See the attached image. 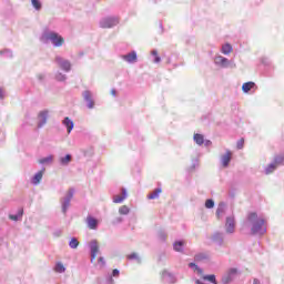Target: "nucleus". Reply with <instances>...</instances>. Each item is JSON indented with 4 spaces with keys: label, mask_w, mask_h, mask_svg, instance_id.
Masks as SVG:
<instances>
[{
    "label": "nucleus",
    "mask_w": 284,
    "mask_h": 284,
    "mask_svg": "<svg viewBox=\"0 0 284 284\" xmlns=\"http://www.w3.org/2000/svg\"><path fill=\"white\" fill-rule=\"evenodd\" d=\"M203 278L204 281H210V283L217 284L215 275H205Z\"/></svg>",
    "instance_id": "obj_38"
},
{
    "label": "nucleus",
    "mask_w": 284,
    "mask_h": 284,
    "mask_svg": "<svg viewBox=\"0 0 284 284\" xmlns=\"http://www.w3.org/2000/svg\"><path fill=\"white\" fill-rule=\"evenodd\" d=\"M225 239V235L223 233H214L212 236V241L213 243H215V245H223V241Z\"/></svg>",
    "instance_id": "obj_19"
},
{
    "label": "nucleus",
    "mask_w": 284,
    "mask_h": 284,
    "mask_svg": "<svg viewBox=\"0 0 284 284\" xmlns=\"http://www.w3.org/2000/svg\"><path fill=\"white\" fill-rule=\"evenodd\" d=\"M3 91L0 89V99H3Z\"/></svg>",
    "instance_id": "obj_51"
},
{
    "label": "nucleus",
    "mask_w": 284,
    "mask_h": 284,
    "mask_svg": "<svg viewBox=\"0 0 284 284\" xmlns=\"http://www.w3.org/2000/svg\"><path fill=\"white\" fill-rule=\"evenodd\" d=\"M111 94H112V97H116V90L113 89V90L111 91Z\"/></svg>",
    "instance_id": "obj_50"
},
{
    "label": "nucleus",
    "mask_w": 284,
    "mask_h": 284,
    "mask_svg": "<svg viewBox=\"0 0 284 284\" xmlns=\"http://www.w3.org/2000/svg\"><path fill=\"white\" fill-rule=\"evenodd\" d=\"M0 54L2 57H4L6 59H12V52L10 51V49H6V50L0 51Z\"/></svg>",
    "instance_id": "obj_35"
},
{
    "label": "nucleus",
    "mask_w": 284,
    "mask_h": 284,
    "mask_svg": "<svg viewBox=\"0 0 284 284\" xmlns=\"http://www.w3.org/2000/svg\"><path fill=\"white\" fill-rule=\"evenodd\" d=\"M120 272L119 270L114 268L112 272V276H119Z\"/></svg>",
    "instance_id": "obj_45"
},
{
    "label": "nucleus",
    "mask_w": 284,
    "mask_h": 284,
    "mask_svg": "<svg viewBox=\"0 0 284 284\" xmlns=\"http://www.w3.org/2000/svg\"><path fill=\"white\" fill-rule=\"evenodd\" d=\"M59 163L63 168H67V165H70V163H72V155L71 154H67L64 156H60L59 158Z\"/></svg>",
    "instance_id": "obj_20"
},
{
    "label": "nucleus",
    "mask_w": 284,
    "mask_h": 284,
    "mask_svg": "<svg viewBox=\"0 0 284 284\" xmlns=\"http://www.w3.org/2000/svg\"><path fill=\"white\" fill-rule=\"evenodd\" d=\"M119 214H122L123 216H128V214H130V207H128V205H122L119 209Z\"/></svg>",
    "instance_id": "obj_32"
},
{
    "label": "nucleus",
    "mask_w": 284,
    "mask_h": 284,
    "mask_svg": "<svg viewBox=\"0 0 284 284\" xmlns=\"http://www.w3.org/2000/svg\"><path fill=\"white\" fill-rule=\"evenodd\" d=\"M189 267H191V270H194L195 272H197V274H203V268L199 267V265H196L194 262H191L189 264Z\"/></svg>",
    "instance_id": "obj_34"
},
{
    "label": "nucleus",
    "mask_w": 284,
    "mask_h": 284,
    "mask_svg": "<svg viewBox=\"0 0 284 284\" xmlns=\"http://www.w3.org/2000/svg\"><path fill=\"white\" fill-rule=\"evenodd\" d=\"M44 172H45V169H42L41 171L34 174V176L31 180L32 185H39V183H41Z\"/></svg>",
    "instance_id": "obj_18"
},
{
    "label": "nucleus",
    "mask_w": 284,
    "mask_h": 284,
    "mask_svg": "<svg viewBox=\"0 0 284 284\" xmlns=\"http://www.w3.org/2000/svg\"><path fill=\"white\" fill-rule=\"evenodd\" d=\"M121 59H123V61L126 63H136L139 58L136 55V51H131L128 54L121 55Z\"/></svg>",
    "instance_id": "obj_12"
},
{
    "label": "nucleus",
    "mask_w": 284,
    "mask_h": 284,
    "mask_svg": "<svg viewBox=\"0 0 284 284\" xmlns=\"http://www.w3.org/2000/svg\"><path fill=\"white\" fill-rule=\"evenodd\" d=\"M215 65H219L220 68H236V64L232 63L227 60V58L223 55H216L214 58Z\"/></svg>",
    "instance_id": "obj_5"
},
{
    "label": "nucleus",
    "mask_w": 284,
    "mask_h": 284,
    "mask_svg": "<svg viewBox=\"0 0 284 284\" xmlns=\"http://www.w3.org/2000/svg\"><path fill=\"white\" fill-rule=\"evenodd\" d=\"M185 245L184 241H176L173 243V250L174 252H183V247Z\"/></svg>",
    "instance_id": "obj_25"
},
{
    "label": "nucleus",
    "mask_w": 284,
    "mask_h": 284,
    "mask_svg": "<svg viewBox=\"0 0 284 284\" xmlns=\"http://www.w3.org/2000/svg\"><path fill=\"white\" fill-rule=\"evenodd\" d=\"M120 19L119 17H105L102 18L99 22L100 28L103 29H110V28H115V26H119Z\"/></svg>",
    "instance_id": "obj_4"
},
{
    "label": "nucleus",
    "mask_w": 284,
    "mask_h": 284,
    "mask_svg": "<svg viewBox=\"0 0 284 284\" xmlns=\"http://www.w3.org/2000/svg\"><path fill=\"white\" fill-rule=\"evenodd\" d=\"M225 203L224 202H221L217 206V210H216V216L217 219H223V215L225 214Z\"/></svg>",
    "instance_id": "obj_23"
},
{
    "label": "nucleus",
    "mask_w": 284,
    "mask_h": 284,
    "mask_svg": "<svg viewBox=\"0 0 284 284\" xmlns=\"http://www.w3.org/2000/svg\"><path fill=\"white\" fill-rule=\"evenodd\" d=\"M83 99L87 103V108H89V110H92L94 108V100H92V92L90 91H84L82 93Z\"/></svg>",
    "instance_id": "obj_11"
},
{
    "label": "nucleus",
    "mask_w": 284,
    "mask_h": 284,
    "mask_svg": "<svg viewBox=\"0 0 284 284\" xmlns=\"http://www.w3.org/2000/svg\"><path fill=\"white\" fill-rule=\"evenodd\" d=\"M161 192H163V190H161V187H158L151 194L148 195V199L150 201H152L154 199H159V196L161 195Z\"/></svg>",
    "instance_id": "obj_28"
},
{
    "label": "nucleus",
    "mask_w": 284,
    "mask_h": 284,
    "mask_svg": "<svg viewBox=\"0 0 284 284\" xmlns=\"http://www.w3.org/2000/svg\"><path fill=\"white\" fill-rule=\"evenodd\" d=\"M61 232L57 233V236H60Z\"/></svg>",
    "instance_id": "obj_53"
},
{
    "label": "nucleus",
    "mask_w": 284,
    "mask_h": 284,
    "mask_svg": "<svg viewBox=\"0 0 284 284\" xmlns=\"http://www.w3.org/2000/svg\"><path fill=\"white\" fill-rule=\"evenodd\" d=\"M38 79H39V81H43L44 75H43V74H40V75H38Z\"/></svg>",
    "instance_id": "obj_49"
},
{
    "label": "nucleus",
    "mask_w": 284,
    "mask_h": 284,
    "mask_svg": "<svg viewBox=\"0 0 284 284\" xmlns=\"http://www.w3.org/2000/svg\"><path fill=\"white\" fill-rule=\"evenodd\" d=\"M55 79H57V81H65V79H68V77L63 73H57Z\"/></svg>",
    "instance_id": "obj_41"
},
{
    "label": "nucleus",
    "mask_w": 284,
    "mask_h": 284,
    "mask_svg": "<svg viewBox=\"0 0 284 284\" xmlns=\"http://www.w3.org/2000/svg\"><path fill=\"white\" fill-rule=\"evenodd\" d=\"M74 199V189H69L64 196L60 199L62 214H68V210H70V203Z\"/></svg>",
    "instance_id": "obj_3"
},
{
    "label": "nucleus",
    "mask_w": 284,
    "mask_h": 284,
    "mask_svg": "<svg viewBox=\"0 0 284 284\" xmlns=\"http://www.w3.org/2000/svg\"><path fill=\"white\" fill-rule=\"evenodd\" d=\"M204 145H205L206 148H209V145H212V141L205 140V141H204Z\"/></svg>",
    "instance_id": "obj_46"
},
{
    "label": "nucleus",
    "mask_w": 284,
    "mask_h": 284,
    "mask_svg": "<svg viewBox=\"0 0 284 284\" xmlns=\"http://www.w3.org/2000/svg\"><path fill=\"white\" fill-rule=\"evenodd\" d=\"M246 227H251L253 236H263L267 232V221L256 212H251L246 216Z\"/></svg>",
    "instance_id": "obj_1"
},
{
    "label": "nucleus",
    "mask_w": 284,
    "mask_h": 284,
    "mask_svg": "<svg viewBox=\"0 0 284 284\" xmlns=\"http://www.w3.org/2000/svg\"><path fill=\"white\" fill-rule=\"evenodd\" d=\"M243 145H245V140L241 139L237 141V150H243Z\"/></svg>",
    "instance_id": "obj_43"
},
{
    "label": "nucleus",
    "mask_w": 284,
    "mask_h": 284,
    "mask_svg": "<svg viewBox=\"0 0 284 284\" xmlns=\"http://www.w3.org/2000/svg\"><path fill=\"white\" fill-rule=\"evenodd\" d=\"M121 192H122V195H115L113 197V203H123V201L128 199V190L122 189Z\"/></svg>",
    "instance_id": "obj_21"
},
{
    "label": "nucleus",
    "mask_w": 284,
    "mask_h": 284,
    "mask_svg": "<svg viewBox=\"0 0 284 284\" xmlns=\"http://www.w3.org/2000/svg\"><path fill=\"white\" fill-rule=\"evenodd\" d=\"M55 63L63 70L64 72H70L72 70V63H70V60L63 59L60 55L55 57Z\"/></svg>",
    "instance_id": "obj_6"
},
{
    "label": "nucleus",
    "mask_w": 284,
    "mask_h": 284,
    "mask_svg": "<svg viewBox=\"0 0 284 284\" xmlns=\"http://www.w3.org/2000/svg\"><path fill=\"white\" fill-rule=\"evenodd\" d=\"M193 140L197 145H203V143H205V138L203 136V134L195 133L193 135Z\"/></svg>",
    "instance_id": "obj_26"
},
{
    "label": "nucleus",
    "mask_w": 284,
    "mask_h": 284,
    "mask_svg": "<svg viewBox=\"0 0 284 284\" xmlns=\"http://www.w3.org/2000/svg\"><path fill=\"white\" fill-rule=\"evenodd\" d=\"M152 57H154L153 63H159L161 61V57H159V51L156 49L151 51Z\"/></svg>",
    "instance_id": "obj_36"
},
{
    "label": "nucleus",
    "mask_w": 284,
    "mask_h": 284,
    "mask_svg": "<svg viewBox=\"0 0 284 284\" xmlns=\"http://www.w3.org/2000/svg\"><path fill=\"white\" fill-rule=\"evenodd\" d=\"M225 232L226 234H234V232H236V220L234 219V215L226 217Z\"/></svg>",
    "instance_id": "obj_7"
},
{
    "label": "nucleus",
    "mask_w": 284,
    "mask_h": 284,
    "mask_svg": "<svg viewBox=\"0 0 284 284\" xmlns=\"http://www.w3.org/2000/svg\"><path fill=\"white\" fill-rule=\"evenodd\" d=\"M236 268H230L226 274L222 276V283L223 284H230L232 281H234V276H236Z\"/></svg>",
    "instance_id": "obj_10"
},
{
    "label": "nucleus",
    "mask_w": 284,
    "mask_h": 284,
    "mask_svg": "<svg viewBox=\"0 0 284 284\" xmlns=\"http://www.w3.org/2000/svg\"><path fill=\"white\" fill-rule=\"evenodd\" d=\"M31 3L34 8V10H41V1L39 0H31Z\"/></svg>",
    "instance_id": "obj_40"
},
{
    "label": "nucleus",
    "mask_w": 284,
    "mask_h": 284,
    "mask_svg": "<svg viewBox=\"0 0 284 284\" xmlns=\"http://www.w3.org/2000/svg\"><path fill=\"white\" fill-rule=\"evenodd\" d=\"M162 281H165V283H169V284H174L176 283V276H174V274H172L169 271H163Z\"/></svg>",
    "instance_id": "obj_13"
},
{
    "label": "nucleus",
    "mask_w": 284,
    "mask_h": 284,
    "mask_svg": "<svg viewBox=\"0 0 284 284\" xmlns=\"http://www.w3.org/2000/svg\"><path fill=\"white\" fill-rule=\"evenodd\" d=\"M283 162H284L283 155L275 156L274 162L268 164V168L265 169V174H272V172H274V170H276L278 165H282Z\"/></svg>",
    "instance_id": "obj_8"
},
{
    "label": "nucleus",
    "mask_w": 284,
    "mask_h": 284,
    "mask_svg": "<svg viewBox=\"0 0 284 284\" xmlns=\"http://www.w3.org/2000/svg\"><path fill=\"white\" fill-rule=\"evenodd\" d=\"M98 263H100L101 267H105V258L103 256L98 258Z\"/></svg>",
    "instance_id": "obj_44"
},
{
    "label": "nucleus",
    "mask_w": 284,
    "mask_h": 284,
    "mask_svg": "<svg viewBox=\"0 0 284 284\" xmlns=\"http://www.w3.org/2000/svg\"><path fill=\"white\" fill-rule=\"evenodd\" d=\"M69 247H71V250H77V247H79V240H77V237H72L69 242Z\"/></svg>",
    "instance_id": "obj_33"
},
{
    "label": "nucleus",
    "mask_w": 284,
    "mask_h": 284,
    "mask_svg": "<svg viewBox=\"0 0 284 284\" xmlns=\"http://www.w3.org/2000/svg\"><path fill=\"white\" fill-rule=\"evenodd\" d=\"M54 270H55V272H58V274H63V272H65V266H63V263L58 262L55 264Z\"/></svg>",
    "instance_id": "obj_31"
},
{
    "label": "nucleus",
    "mask_w": 284,
    "mask_h": 284,
    "mask_svg": "<svg viewBox=\"0 0 284 284\" xmlns=\"http://www.w3.org/2000/svg\"><path fill=\"white\" fill-rule=\"evenodd\" d=\"M54 161V155H49L39 160L40 165H50Z\"/></svg>",
    "instance_id": "obj_27"
},
{
    "label": "nucleus",
    "mask_w": 284,
    "mask_h": 284,
    "mask_svg": "<svg viewBox=\"0 0 284 284\" xmlns=\"http://www.w3.org/2000/svg\"><path fill=\"white\" fill-rule=\"evenodd\" d=\"M41 41L42 43H52L54 48H61L64 43L63 37L54 31H44L41 36Z\"/></svg>",
    "instance_id": "obj_2"
},
{
    "label": "nucleus",
    "mask_w": 284,
    "mask_h": 284,
    "mask_svg": "<svg viewBox=\"0 0 284 284\" xmlns=\"http://www.w3.org/2000/svg\"><path fill=\"white\" fill-rule=\"evenodd\" d=\"M194 261H196L197 263H201L203 261H210V254L209 253H197L194 256Z\"/></svg>",
    "instance_id": "obj_22"
},
{
    "label": "nucleus",
    "mask_w": 284,
    "mask_h": 284,
    "mask_svg": "<svg viewBox=\"0 0 284 284\" xmlns=\"http://www.w3.org/2000/svg\"><path fill=\"white\" fill-rule=\"evenodd\" d=\"M129 261H136L138 263H141V257H139V254L131 253L128 255Z\"/></svg>",
    "instance_id": "obj_37"
},
{
    "label": "nucleus",
    "mask_w": 284,
    "mask_h": 284,
    "mask_svg": "<svg viewBox=\"0 0 284 284\" xmlns=\"http://www.w3.org/2000/svg\"><path fill=\"white\" fill-rule=\"evenodd\" d=\"M87 225L89 230H97V227H99V220L89 215L87 217Z\"/></svg>",
    "instance_id": "obj_17"
},
{
    "label": "nucleus",
    "mask_w": 284,
    "mask_h": 284,
    "mask_svg": "<svg viewBox=\"0 0 284 284\" xmlns=\"http://www.w3.org/2000/svg\"><path fill=\"white\" fill-rule=\"evenodd\" d=\"M119 223H123V217L118 216V217H115V219L112 221V224H113V225H119Z\"/></svg>",
    "instance_id": "obj_42"
},
{
    "label": "nucleus",
    "mask_w": 284,
    "mask_h": 284,
    "mask_svg": "<svg viewBox=\"0 0 284 284\" xmlns=\"http://www.w3.org/2000/svg\"><path fill=\"white\" fill-rule=\"evenodd\" d=\"M38 128H43L48 123V110L41 111L38 115Z\"/></svg>",
    "instance_id": "obj_14"
},
{
    "label": "nucleus",
    "mask_w": 284,
    "mask_h": 284,
    "mask_svg": "<svg viewBox=\"0 0 284 284\" xmlns=\"http://www.w3.org/2000/svg\"><path fill=\"white\" fill-rule=\"evenodd\" d=\"M253 284H261V281L258 278H254Z\"/></svg>",
    "instance_id": "obj_48"
},
{
    "label": "nucleus",
    "mask_w": 284,
    "mask_h": 284,
    "mask_svg": "<svg viewBox=\"0 0 284 284\" xmlns=\"http://www.w3.org/2000/svg\"><path fill=\"white\" fill-rule=\"evenodd\" d=\"M22 217H23V209H20L18 211V214L16 215H12V214L9 215L10 221H21Z\"/></svg>",
    "instance_id": "obj_29"
},
{
    "label": "nucleus",
    "mask_w": 284,
    "mask_h": 284,
    "mask_svg": "<svg viewBox=\"0 0 284 284\" xmlns=\"http://www.w3.org/2000/svg\"><path fill=\"white\" fill-rule=\"evenodd\" d=\"M108 283H114V278H112V275H109V277L106 278Z\"/></svg>",
    "instance_id": "obj_47"
},
{
    "label": "nucleus",
    "mask_w": 284,
    "mask_h": 284,
    "mask_svg": "<svg viewBox=\"0 0 284 284\" xmlns=\"http://www.w3.org/2000/svg\"><path fill=\"white\" fill-rule=\"evenodd\" d=\"M253 88H256V83L254 82H245L243 85H242V91L247 94V92H250V90H253Z\"/></svg>",
    "instance_id": "obj_24"
},
{
    "label": "nucleus",
    "mask_w": 284,
    "mask_h": 284,
    "mask_svg": "<svg viewBox=\"0 0 284 284\" xmlns=\"http://www.w3.org/2000/svg\"><path fill=\"white\" fill-rule=\"evenodd\" d=\"M61 232L57 233V236H60Z\"/></svg>",
    "instance_id": "obj_52"
},
{
    "label": "nucleus",
    "mask_w": 284,
    "mask_h": 284,
    "mask_svg": "<svg viewBox=\"0 0 284 284\" xmlns=\"http://www.w3.org/2000/svg\"><path fill=\"white\" fill-rule=\"evenodd\" d=\"M205 207L206 210H212L214 207V200L212 199L206 200Z\"/></svg>",
    "instance_id": "obj_39"
},
{
    "label": "nucleus",
    "mask_w": 284,
    "mask_h": 284,
    "mask_svg": "<svg viewBox=\"0 0 284 284\" xmlns=\"http://www.w3.org/2000/svg\"><path fill=\"white\" fill-rule=\"evenodd\" d=\"M89 248L91 252V263H94V260L97 258V254H99V242L97 240H93L89 243Z\"/></svg>",
    "instance_id": "obj_9"
},
{
    "label": "nucleus",
    "mask_w": 284,
    "mask_h": 284,
    "mask_svg": "<svg viewBox=\"0 0 284 284\" xmlns=\"http://www.w3.org/2000/svg\"><path fill=\"white\" fill-rule=\"evenodd\" d=\"M221 52H222V54H230L232 52V44L226 43V44L222 45Z\"/></svg>",
    "instance_id": "obj_30"
},
{
    "label": "nucleus",
    "mask_w": 284,
    "mask_h": 284,
    "mask_svg": "<svg viewBox=\"0 0 284 284\" xmlns=\"http://www.w3.org/2000/svg\"><path fill=\"white\" fill-rule=\"evenodd\" d=\"M62 125H64V128H67L68 134H70L72 132V130H74V122L69 116L63 119Z\"/></svg>",
    "instance_id": "obj_16"
},
{
    "label": "nucleus",
    "mask_w": 284,
    "mask_h": 284,
    "mask_svg": "<svg viewBox=\"0 0 284 284\" xmlns=\"http://www.w3.org/2000/svg\"><path fill=\"white\" fill-rule=\"evenodd\" d=\"M231 161H232V151H226V153L221 156L222 168H227Z\"/></svg>",
    "instance_id": "obj_15"
}]
</instances>
